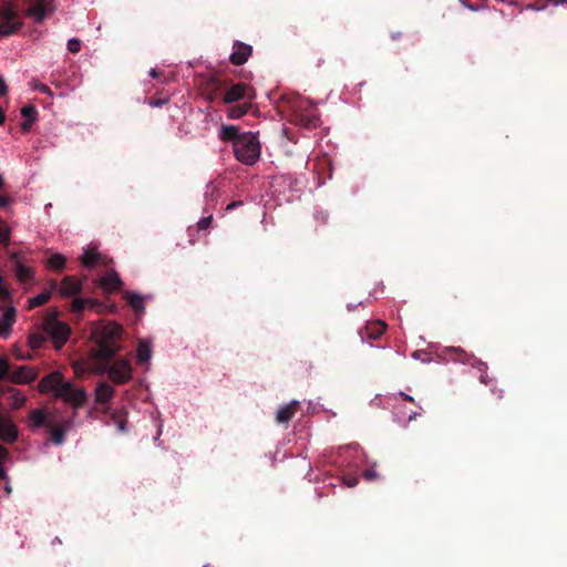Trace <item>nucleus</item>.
<instances>
[{
    "instance_id": "obj_14",
    "label": "nucleus",
    "mask_w": 567,
    "mask_h": 567,
    "mask_svg": "<svg viewBox=\"0 0 567 567\" xmlns=\"http://www.w3.org/2000/svg\"><path fill=\"white\" fill-rule=\"evenodd\" d=\"M99 285L105 293H114L121 290L123 281L118 274L112 270L99 280Z\"/></svg>"
},
{
    "instance_id": "obj_41",
    "label": "nucleus",
    "mask_w": 567,
    "mask_h": 567,
    "mask_svg": "<svg viewBox=\"0 0 567 567\" xmlns=\"http://www.w3.org/2000/svg\"><path fill=\"white\" fill-rule=\"evenodd\" d=\"M84 300H87L85 302V307L86 308H90V309H97L101 307V302L95 300V299H92V298H84Z\"/></svg>"
},
{
    "instance_id": "obj_51",
    "label": "nucleus",
    "mask_w": 567,
    "mask_h": 567,
    "mask_svg": "<svg viewBox=\"0 0 567 567\" xmlns=\"http://www.w3.org/2000/svg\"><path fill=\"white\" fill-rule=\"evenodd\" d=\"M419 415H421V413H419V412H413L412 414H410V416H409V421H413V420H415Z\"/></svg>"
},
{
    "instance_id": "obj_20",
    "label": "nucleus",
    "mask_w": 567,
    "mask_h": 567,
    "mask_svg": "<svg viewBox=\"0 0 567 567\" xmlns=\"http://www.w3.org/2000/svg\"><path fill=\"white\" fill-rule=\"evenodd\" d=\"M37 109L33 105H24L21 109V115L25 117V121L21 123V130L23 132H28L31 128L32 124L37 120Z\"/></svg>"
},
{
    "instance_id": "obj_25",
    "label": "nucleus",
    "mask_w": 567,
    "mask_h": 567,
    "mask_svg": "<svg viewBox=\"0 0 567 567\" xmlns=\"http://www.w3.org/2000/svg\"><path fill=\"white\" fill-rule=\"evenodd\" d=\"M127 303L132 307L135 312H143L144 307V298L140 293L135 292H126L125 293Z\"/></svg>"
},
{
    "instance_id": "obj_40",
    "label": "nucleus",
    "mask_w": 567,
    "mask_h": 567,
    "mask_svg": "<svg viewBox=\"0 0 567 567\" xmlns=\"http://www.w3.org/2000/svg\"><path fill=\"white\" fill-rule=\"evenodd\" d=\"M363 477L367 481H373L379 477V474L375 472L374 468H368L363 472Z\"/></svg>"
},
{
    "instance_id": "obj_16",
    "label": "nucleus",
    "mask_w": 567,
    "mask_h": 567,
    "mask_svg": "<svg viewBox=\"0 0 567 567\" xmlns=\"http://www.w3.org/2000/svg\"><path fill=\"white\" fill-rule=\"evenodd\" d=\"M9 379L13 383L29 384L37 379V373L31 368L19 367L9 374Z\"/></svg>"
},
{
    "instance_id": "obj_32",
    "label": "nucleus",
    "mask_w": 567,
    "mask_h": 567,
    "mask_svg": "<svg viewBox=\"0 0 567 567\" xmlns=\"http://www.w3.org/2000/svg\"><path fill=\"white\" fill-rule=\"evenodd\" d=\"M8 457H9L8 449L0 444V480L6 478V476H7V472L2 464L8 460Z\"/></svg>"
},
{
    "instance_id": "obj_26",
    "label": "nucleus",
    "mask_w": 567,
    "mask_h": 567,
    "mask_svg": "<svg viewBox=\"0 0 567 567\" xmlns=\"http://www.w3.org/2000/svg\"><path fill=\"white\" fill-rule=\"evenodd\" d=\"M251 102L252 101L244 102L243 104H237V105L230 106L228 109V117H230V118H240L241 116L247 114V112L250 110Z\"/></svg>"
},
{
    "instance_id": "obj_11",
    "label": "nucleus",
    "mask_w": 567,
    "mask_h": 567,
    "mask_svg": "<svg viewBox=\"0 0 567 567\" xmlns=\"http://www.w3.org/2000/svg\"><path fill=\"white\" fill-rule=\"evenodd\" d=\"M252 53V47L240 41H235L229 61L234 65H241L248 61Z\"/></svg>"
},
{
    "instance_id": "obj_46",
    "label": "nucleus",
    "mask_w": 567,
    "mask_h": 567,
    "mask_svg": "<svg viewBox=\"0 0 567 567\" xmlns=\"http://www.w3.org/2000/svg\"><path fill=\"white\" fill-rule=\"evenodd\" d=\"M399 395H400V398H402L404 401H409V402L414 403V399H413L411 395H409V394H406V393H404V392H400V393H399Z\"/></svg>"
},
{
    "instance_id": "obj_22",
    "label": "nucleus",
    "mask_w": 567,
    "mask_h": 567,
    "mask_svg": "<svg viewBox=\"0 0 567 567\" xmlns=\"http://www.w3.org/2000/svg\"><path fill=\"white\" fill-rule=\"evenodd\" d=\"M8 392L10 393L8 400L11 409L18 410L25 404L27 396L21 391L14 388H8Z\"/></svg>"
},
{
    "instance_id": "obj_23",
    "label": "nucleus",
    "mask_w": 567,
    "mask_h": 567,
    "mask_svg": "<svg viewBox=\"0 0 567 567\" xmlns=\"http://www.w3.org/2000/svg\"><path fill=\"white\" fill-rule=\"evenodd\" d=\"M136 358H137V362L138 363H145V362H148L151 360V358H152V346H151V343L148 341L141 340L138 342Z\"/></svg>"
},
{
    "instance_id": "obj_48",
    "label": "nucleus",
    "mask_w": 567,
    "mask_h": 567,
    "mask_svg": "<svg viewBox=\"0 0 567 567\" xmlns=\"http://www.w3.org/2000/svg\"><path fill=\"white\" fill-rule=\"evenodd\" d=\"M38 89L43 93H51L50 89L44 84L39 85Z\"/></svg>"
},
{
    "instance_id": "obj_36",
    "label": "nucleus",
    "mask_w": 567,
    "mask_h": 567,
    "mask_svg": "<svg viewBox=\"0 0 567 567\" xmlns=\"http://www.w3.org/2000/svg\"><path fill=\"white\" fill-rule=\"evenodd\" d=\"M9 361L6 357H0V380L9 377Z\"/></svg>"
},
{
    "instance_id": "obj_45",
    "label": "nucleus",
    "mask_w": 567,
    "mask_h": 567,
    "mask_svg": "<svg viewBox=\"0 0 567 567\" xmlns=\"http://www.w3.org/2000/svg\"><path fill=\"white\" fill-rule=\"evenodd\" d=\"M359 480L357 477H349L344 481L348 487H354L357 486Z\"/></svg>"
},
{
    "instance_id": "obj_13",
    "label": "nucleus",
    "mask_w": 567,
    "mask_h": 567,
    "mask_svg": "<svg viewBox=\"0 0 567 567\" xmlns=\"http://www.w3.org/2000/svg\"><path fill=\"white\" fill-rule=\"evenodd\" d=\"M18 427L10 419L0 413V440L6 443H14L18 440Z\"/></svg>"
},
{
    "instance_id": "obj_19",
    "label": "nucleus",
    "mask_w": 567,
    "mask_h": 567,
    "mask_svg": "<svg viewBox=\"0 0 567 567\" xmlns=\"http://www.w3.org/2000/svg\"><path fill=\"white\" fill-rule=\"evenodd\" d=\"M114 395V389L106 382H102L96 386L95 401L100 404L109 402Z\"/></svg>"
},
{
    "instance_id": "obj_10",
    "label": "nucleus",
    "mask_w": 567,
    "mask_h": 567,
    "mask_svg": "<svg viewBox=\"0 0 567 567\" xmlns=\"http://www.w3.org/2000/svg\"><path fill=\"white\" fill-rule=\"evenodd\" d=\"M386 329V323L382 320H374L367 322L365 327L359 330V334L362 341L364 340H378Z\"/></svg>"
},
{
    "instance_id": "obj_24",
    "label": "nucleus",
    "mask_w": 567,
    "mask_h": 567,
    "mask_svg": "<svg viewBox=\"0 0 567 567\" xmlns=\"http://www.w3.org/2000/svg\"><path fill=\"white\" fill-rule=\"evenodd\" d=\"M27 14L33 17L35 21L40 23L45 19L48 10L43 1H39L27 10Z\"/></svg>"
},
{
    "instance_id": "obj_27",
    "label": "nucleus",
    "mask_w": 567,
    "mask_h": 567,
    "mask_svg": "<svg viewBox=\"0 0 567 567\" xmlns=\"http://www.w3.org/2000/svg\"><path fill=\"white\" fill-rule=\"evenodd\" d=\"M52 291L53 290L50 288L48 291H42L41 293L30 298L28 301V309H33L47 303L51 298Z\"/></svg>"
},
{
    "instance_id": "obj_29",
    "label": "nucleus",
    "mask_w": 567,
    "mask_h": 567,
    "mask_svg": "<svg viewBox=\"0 0 567 567\" xmlns=\"http://www.w3.org/2000/svg\"><path fill=\"white\" fill-rule=\"evenodd\" d=\"M48 340V336L43 332H32L28 337V343L32 350H38Z\"/></svg>"
},
{
    "instance_id": "obj_1",
    "label": "nucleus",
    "mask_w": 567,
    "mask_h": 567,
    "mask_svg": "<svg viewBox=\"0 0 567 567\" xmlns=\"http://www.w3.org/2000/svg\"><path fill=\"white\" fill-rule=\"evenodd\" d=\"M123 334V328L115 323L109 322L96 332V349L93 355L100 364L101 371H106L109 378L115 384H124L132 379L131 362L126 359L116 360L112 365L110 361L121 350L120 340Z\"/></svg>"
},
{
    "instance_id": "obj_35",
    "label": "nucleus",
    "mask_w": 567,
    "mask_h": 567,
    "mask_svg": "<svg viewBox=\"0 0 567 567\" xmlns=\"http://www.w3.org/2000/svg\"><path fill=\"white\" fill-rule=\"evenodd\" d=\"M213 223V215L205 216L198 220L196 224V230L202 231L206 230L212 226Z\"/></svg>"
},
{
    "instance_id": "obj_7",
    "label": "nucleus",
    "mask_w": 567,
    "mask_h": 567,
    "mask_svg": "<svg viewBox=\"0 0 567 567\" xmlns=\"http://www.w3.org/2000/svg\"><path fill=\"white\" fill-rule=\"evenodd\" d=\"M256 97V91L246 83H236L228 87L223 96L225 104H230L240 100L245 102L252 101Z\"/></svg>"
},
{
    "instance_id": "obj_18",
    "label": "nucleus",
    "mask_w": 567,
    "mask_h": 567,
    "mask_svg": "<svg viewBox=\"0 0 567 567\" xmlns=\"http://www.w3.org/2000/svg\"><path fill=\"white\" fill-rule=\"evenodd\" d=\"M299 408H300V403L298 401H295V400L291 401L289 404L280 408L277 411L276 421L279 424L288 423L295 416V414L297 413Z\"/></svg>"
},
{
    "instance_id": "obj_44",
    "label": "nucleus",
    "mask_w": 567,
    "mask_h": 567,
    "mask_svg": "<svg viewBox=\"0 0 567 567\" xmlns=\"http://www.w3.org/2000/svg\"><path fill=\"white\" fill-rule=\"evenodd\" d=\"M8 91V86L3 78L0 76V96H3Z\"/></svg>"
},
{
    "instance_id": "obj_4",
    "label": "nucleus",
    "mask_w": 567,
    "mask_h": 567,
    "mask_svg": "<svg viewBox=\"0 0 567 567\" xmlns=\"http://www.w3.org/2000/svg\"><path fill=\"white\" fill-rule=\"evenodd\" d=\"M41 330L51 339L56 350H60L66 343L71 334V328L68 323L58 319L55 310L44 315Z\"/></svg>"
},
{
    "instance_id": "obj_43",
    "label": "nucleus",
    "mask_w": 567,
    "mask_h": 567,
    "mask_svg": "<svg viewBox=\"0 0 567 567\" xmlns=\"http://www.w3.org/2000/svg\"><path fill=\"white\" fill-rule=\"evenodd\" d=\"M166 102H167L166 99H164V100H154V99H152L148 104L151 106H154V107H159V106L164 105Z\"/></svg>"
},
{
    "instance_id": "obj_8",
    "label": "nucleus",
    "mask_w": 567,
    "mask_h": 567,
    "mask_svg": "<svg viewBox=\"0 0 567 567\" xmlns=\"http://www.w3.org/2000/svg\"><path fill=\"white\" fill-rule=\"evenodd\" d=\"M82 281L75 276H65L59 285L55 280L50 281L51 290L58 291L62 297L76 296L82 291Z\"/></svg>"
},
{
    "instance_id": "obj_17",
    "label": "nucleus",
    "mask_w": 567,
    "mask_h": 567,
    "mask_svg": "<svg viewBox=\"0 0 567 567\" xmlns=\"http://www.w3.org/2000/svg\"><path fill=\"white\" fill-rule=\"evenodd\" d=\"M30 426L33 429H39L42 426L48 427V425L53 420L50 417L49 413L44 409H34L29 414Z\"/></svg>"
},
{
    "instance_id": "obj_53",
    "label": "nucleus",
    "mask_w": 567,
    "mask_h": 567,
    "mask_svg": "<svg viewBox=\"0 0 567 567\" xmlns=\"http://www.w3.org/2000/svg\"><path fill=\"white\" fill-rule=\"evenodd\" d=\"M3 186V178L2 176L0 175V188Z\"/></svg>"
},
{
    "instance_id": "obj_42",
    "label": "nucleus",
    "mask_w": 567,
    "mask_h": 567,
    "mask_svg": "<svg viewBox=\"0 0 567 567\" xmlns=\"http://www.w3.org/2000/svg\"><path fill=\"white\" fill-rule=\"evenodd\" d=\"M10 239L9 231L7 229H0V243L7 244Z\"/></svg>"
},
{
    "instance_id": "obj_30",
    "label": "nucleus",
    "mask_w": 567,
    "mask_h": 567,
    "mask_svg": "<svg viewBox=\"0 0 567 567\" xmlns=\"http://www.w3.org/2000/svg\"><path fill=\"white\" fill-rule=\"evenodd\" d=\"M49 268L60 271L65 267V257L61 254H53L47 261Z\"/></svg>"
},
{
    "instance_id": "obj_37",
    "label": "nucleus",
    "mask_w": 567,
    "mask_h": 567,
    "mask_svg": "<svg viewBox=\"0 0 567 567\" xmlns=\"http://www.w3.org/2000/svg\"><path fill=\"white\" fill-rule=\"evenodd\" d=\"M68 50L71 53H78L81 50V41L76 38L70 39L68 42Z\"/></svg>"
},
{
    "instance_id": "obj_2",
    "label": "nucleus",
    "mask_w": 567,
    "mask_h": 567,
    "mask_svg": "<svg viewBox=\"0 0 567 567\" xmlns=\"http://www.w3.org/2000/svg\"><path fill=\"white\" fill-rule=\"evenodd\" d=\"M40 393L52 392L53 398L69 403L74 409L82 408L87 401V394L83 388H78L71 381L64 380L59 371H53L44 375L38 383Z\"/></svg>"
},
{
    "instance_id": "obj_12",
    "label": "nucleus",
    "mask_w": 567,
    "mask_h": 567,
    "mask_svg": "<svg viewBox=\"0 0 567 567\" xmlns=\"http://www.w3.org/2000/svg\"><path fill=\"white\" fill-rule=\"evenodd\" d=\"M80 260L82 265L89 269L93 268L96 265L109 266L111 261L106 256L99 252L96 248L85 249Z\"/></svg>"
},
{
    "instance_id": "obj_34",
    "label": "nucleus",
    "mask_w": 567,
    "mask_h": 567,
    "mask_svg": "<svg viewBox=\"0 0 567 567\" xmlns=\"http://www.w3.org/2000/svg\"><path fill=\"white\" fill-rule=\"evenodd\" d=\"M87 300H84V298H74L72 300V303H71V310L74 312V313H81L86 307H85V302Z\"/></svg>"
},
{
    "instance_id": "obj_31",
    "label": "nucleus",
    "mask_w": 567,
    "mask_h": 567,
    "mask_svg": "<svg viewBox=\"0 0 567 567\" xmlns=\"http://www.w3.org/2000/svg\"><path fill=\"white\" fill-rule=\"evenodd\" d=\"M209 84L212 86V90L208 94V99L213 101L217 99L219 91L226 85V82L214 76L210 79Z\"/></svg>"
},
{
    "instance_id": "obj_21",
    "label": "nucleus",
    "mask_w": 567,
    "mask_h": 567,
    "mask_svg": "<svg viewBox=\"0 0 567 567\" xmlns=\"http://www.w3.org/2000/svg\"><path fill=\"white\" fill-rule=\"evenodd\" d=\"M240 133H238V130L234 125H221L219 130L218 137L223 142H233V145H235V141L240 137Z\"/></svg>"
},
{
    "instance_id": "obj_39",
    "label": "nucleus",
    "mask_w": 567,
    "mask_h": 567,
    "mask_svg": "<svg viewBox=\"0 0 567 567\" xmlns=\"http://www.w3.org/2000/svg\"><path fill=\"white\" fill-rule=\"evenodd\" d=\"M112 419L116 422L118 431L123 432L125 430V419H123L117 413H114Z\"/></svg>"
},
{
    "instance_id": "obj_28",
    "label": "nucleus",
    "mask_w": 567,
    "mask_h": 567,
    "mask_svg": "<svg viewBox=\"0 0 567 567\" xmlns=\"http://www.w3.org/2000/svg\"><path fill=\"white\" fill-rule=\"evenodd\" d=\"M14 274L19 281L27 282L32 278V270L31 268L24 266L21 261H17L14 265Z\"/></svg>"
},
{
    "instance_id": "obj_49",
    "label": "nucleus",
    "mask_w": 567,
    "mask_h": 567,
    "mask_svg": "<svg viewBox=\"0 0 567 567\" xmlns=\"http://www.w3.org/2000/svg\"><path fill=\"white\" fill-rule=\"evenodd\" d=\"M6 121V115H4V112L2 110V107L0 106V125H2Z\"/></svg>"
},
{
    "instance_id": "obj_38",
    "label": "nucleus",
    "mask_w": 567,
    "mask_h": 567,
    "mask_svg": "<svg viewBox=\"0 0 567 567\" xmlns=\"http://www.w3.org/2000/svg\"><path fill=\"white\" fill-rule=\"evenodd\" d=\"M453 352L455 353V360L463 363L468 362V355L462 349H453Z\"/></svg>"
},
{
    "instance_id": "obj_9",
    "label": "nucleus",
    "mask_w": 567,
    "mask_h": 567,
    "mask_svg": "<svg viewBox=\"0 0 567 567\" xmlns=\"http://www.w3.org/2000/svg\"><path fill=\"white\" fill-rule=\"evenodd\" d=\"M71 426V419H63L59 422L52 420L51 423L48 425L51 435V441L56 445L62 444L65 440V434Z\"/></svg>"
},
{
    "instance_id": "obj_52",
    "label": "nucleus",
    "mask_w": 567,
    "mask_h": 567,
    "mask_svg": "<svg viewBox=\"0 0 567 567\" xmlns=\"http://www.w3.org/2000/svg\"><path fill=\"white\" fill-rule=\"evenodd\" d=\"M158 74H159V73H158V72H157V70H155V69H152V70L150 71V75H151L152 78H157V76H158Z\"/></svg>"
},
{
    "instance_id": "obj_6",
    "label": "nucleus",
    "mask_w": 567,
    "mask_h": 567,
    "mask_svg": "<svg viewBox=\"0 0 567 567\" xmlns=\"http://www.w3.org/2000/svg\"><path fill=\"white\" fill-rule=\"evenodd\" d=\"M0 310L3 311V318L0 321V337L7 339L12 331V326L17 319V310L12 306L11 293L4 287L0 277Z\"/></svg>"
},
{
    "instance_id": "obj_5",
    "label": "nucleus",
    "mask_w": 567,
    "mask_h": 567,
    "mask_svg": "<svg viewBox=\"0 0 567 567\" xmlns=\"http://www.w3.org/2000/svg\"><path fill=\"white\" fill-rule=\"evenodd\" d=\"M233 147L235 157L246 165L255 164L260 156L258 137L251 132L241 133Z\"/></svg>"
},
{
    "instance_id": "obj_47",
    "label": "nucleus",
    "mask_w": 567,
    "mask_h": 567,
    "mask_svg": "<svg viewBox=\"0 0 567 567\" xmlns=\"http://www.w3.org/2000/svg\"><path fill=\"white\" fill-rule=\"evenodd\" d=\"M240 205H241V202H233V203L227 205L226 210H231V209H234V208H236V207H238Z\"/></svg>"
},
{
    "instance_id": "obj_15",
    "label": "nucleus",
    "mask_w": 567,
    "mask_h": 567,
    "mask_svg": "<svg viewBox=\"0 0 567 567\" xmlns=\"http://www.w3.org/2000/svg\"><path fill=\"white\" fill-rule=\"evenodd\" d=\"M16 12L8 10L4 13V20L0 23V37H8L21 29L22 22L16 21Z\"/></svg>"
},
{
    "instance_id": "obj_33",
    "label": "nucleus",
    "mask_w": 567,
    "mask_h": 567,
    "mask_svg": "<svg viewBox=\"0 0 567 567\" xmlns=\"http://www.w3.org/2000/svg\"><path fill=\"white\" fill-rule=\"evenodd\" d=\"M475 363H476V368L477 370L480 371V381L483 383V384H488V375L486 373L487 371V365L486 363L482 362V361H478V360H475Z\"/></svg>"
},
{
    "instance_id": "obj_50",
    "label": "nucleus",
    "mask_w": 567,
    "mask_h": 567,
    "mask_svg": "<svg viewBox=\"0 0 567 567\" xmlns=\"http://www.w3.org/2000/svg\"><path fill=\"white\" fill-rule=\"evenodd\" d=\"M7 205H8V198L3 197V196H0V206L4 207Z\"/></svg>"
},
{
    "instance_id": "obj_3",
    "label": "nucleus",
    "mask_w": 567,
    "mask_h": 567,
    "mask_svg": "<svg viewBox=\"0 0 567 567\" xmlns=\"http://www.w3.org/2000/svg\"><path fill=\"white\" fill-rule=\"evenodd\" d=\"M282 105L289 112L290 122L305 128H316L320 124V117L316 106L300 95H286Z\"/></svg>"
}]
</instances>
